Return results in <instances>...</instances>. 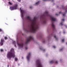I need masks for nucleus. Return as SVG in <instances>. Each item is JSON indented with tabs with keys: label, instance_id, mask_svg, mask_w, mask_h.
I'll list each match as a JSON object with an SVG mask.
<instances>
[{
	"label": "nucleus",
	"instance_id": "ea45409f",
	"mask_svg": "<svg viewBox=\"0 0 67 67\" xmlns=\"http://www.w3.org/2000/svg\"><path fill=\"white\" fill-rule=\"evenodd\" d=\"M9 67V65H8V67Z\"/></svg>",
	"mask_w": 67,
	"mask_h": 67
},
{
	"label": "nucleus",
	"instance_id": "7c9ffc66",
	"mask_svg": "<svg viewBox=\"0 0 67 67\" xmlns=\"http://www.w3.org/2000/svg\"><path fill=\"white\" fill-rule=\"evenodd\" d=\"M1 31H2V30L1 29H0V32H1Z\"/></svg>",
	"mask_w": 67,
	"mask_h": 67
},
{
	"label": "nucleus",
	"instance_id": "aec40b11",
	"mask_svg": "<svg viewBox=\"0 0 67 67\" xmlns=\"http://www.w3.org/2000/svg\"><path fill=\"white\" fill-rule=\"evenodd\" d=\"M17 60H18V59H17L16 58H15V61H17Z\"/></svg>",
	"mask_w": 67,
	"mask_h": 67
},
{
	"label": "nucleus",
	"instance_id": "e433bc0d",
	"mask_svg": "<svg viewBox=\"0 0 67 67\" xmlns=\"http://www.w3.org/2000/svg\"><path fill=\"white\" fill-rule=\"evenodd\" d=\"M18 66H19V65H20V64H18Z\"/></svg>",
	"mask_w": 67,
	"mask_h": 67
},
{
	"label": "nucleus",
	"instance_id": "72a5a7b5",
	"mask_svg": "<svg viewBox=\"0 0 67 67\" xmlns=\"http://www.w3.org/2000/svg\"><path fill=\"white\" fill-rule=\"evenodd\" d=\"M56 15H59L58 14H56Z\"/></svg>",
	"mask_w": 67,
	"mask_h": 67
},
{
	"label": "nucleus",
	"instance_id": "f03ea898",
	"mask_svg": "<svg viewBox=\"0 0 67 67\" xmlns=\"http://www.w3.org/2000/svg\"><path fill=\"white\" fill-rule=\"evenodd\" d=\"M44 16H48L50 17L51 20L52 21V26L53 30H55V26L54 24V22L55 21H56V19L53 16L50 15L49 14L48 12L46 11L44 14V15L43 16H42L41 18V19H42V23L43 24H46V18L44 17Z\"/></svg>",
	"mask_w": 67,
	"mask_h": 67
},
{
	"label": "nucleus",
	"instance_id": "58836bf2",
	"mask_svg": "<svg viewBox=\"0 0 67 67\" xmlns=\"http://www.w3.org/2000/svg\"><path fill=\"white\" fill-rule=\"evenodd\" d=\"M22 59H23V57H22Z\"/></svg>",
	"mask_w": 67,
	"mask_h": 67
},
{
	"label": "nucleus",
	"instance_id": "f704fd0d",
	"mask_svg": "<svg viewBox=\"0 0 67 67\" xmlns=\"http://www.w3.org/2000/svg\"><path fill=\"white\" fill-rule=\"evenodd\" d=\"M65 31H64L63 32V33L64 34H65Z\"/></svg>",
	"mask_w": 67,
	"mask_h": 67
},
{
	"label": "nucleus",
	"instance_id": "423d86ee",
	"mask_svg": "<svg viewBox=\"0 0 67 67\" xmlns=\"http://www.w3.org/2000/svg\"><path fill=\"white\" fill-rule=\"evenodd\" d=\"M20 10L21 12V16L23 20V14L24 13V10H23V9L22 8H20Z\"/></svg>",
	"mask_w": 67,
	"mask_h": 67
},
{
	"label": "nucleus",
	"instance_id": "6ab92c4d",
	"mask_svg": "<svg viewBox=\"0 0 67 67\" xmlns=\"http://www.w3.org/2000/svg\"><path fill=\"white\" fill-rule=\"evenodd\" d=\"M63 49L62 48L59 50V51H60V52H62V51H63Z\"/></svg>",
	"mask_w": 67,
	"mask_h": 67
},
{
	"label": "nucleus",
	"instance_id": "2f4dec72",
	"mask_svg": "<svg viewBox=\"0 0 67 67\" xmlns=\"http://www.w3.org/2000/svg\"><path fill=\"white\" fill-rule=\"evenodd\" d=\"M30 9H32V6H30Z\"/></svg>",
	"mask_w": 67,
	"mask_h": 67
},
{
	"label": "nucleus",
	"instance_id": "393cba45",
	"mask_svg": "<svg viewBox=\"0 0 67 67\" xmlns=\"http://www.w3.org/2000/svg\"><path fill=\"white\" fill-rule=\"evenodd\" d=\"M4 38L5 40H7V37H5Z\"/></svg>",
	"mask_w": 67,
	"mask_h": 67
},
{
	"label": "nucleus",
	"instance_id": "dca6fc26",
	"mask_svg": "<svg viewBox=\"0 0 67 67\" xmlns=\"http://www.w3.org/2000/svg\"><path fill=\"white\" fill-rule=\"evenodd\" d=\"M40 49H41V50H42V51H43L44 52L45 51V49H44L43 50V48H40Z\"/></svg>",
	"mask_w": 67,
	"mask_h": 67
},
{
	"label": "nucleus",
	"instance_id": "39448f33",
	"mask_svg": "<svg viewBox=\"0 0 67 67\" xmlns=\"http://www.w3.org/2000/svg\"><path fill=\"white\" fill-rule=\"evenodd\" d=\"M36 63L37 66V67H43V65L40 60H37L36 61Z\"/></svg>",
	"mask_w": 67,
	"mask_h": 67
},
{
	"label": "nucleus",
	"instance_id": "412c9836",
	"mask_svg": "<svg viewBox=\"0 0 67 67\" xmlns=\"http://www.w3.org/2000/svg\"><path fill=\"white\" fill-rule=\"evenodd\" d=\"M64 41H65V40H64V39H62V42L63 43V42H64Z\"/></svg>",
	"mask_w": 67,
	"mask_h": 67
},
{
	"label": "nucleus",
	"instance_id": "7ed1b4c3",
	"mask_svg": "<svg viewBox=\"0 0 67 67\" xmlns=\"http://www.w3.org/2000/svg\"><path fill=\"white\" fill-rule=\"evenodd\" d=\"M14 50V49L12 48L10 50V52L8 53L7 55V57L8 58L10 59L11 57L14 58L15 57Z\"/></svg>",
	"mask_w": 67,
	"mask_h": 67
},
{
	"label": "nucleus",
	"instance_id": "2eb2a0df",
	"mask_svg": "<svg viewBox=\"0 0 67 67\" xmlns=\"http://www.w3.org/2000/svg\"><path fill=\"white\" fill-rule=\"evenodd\" d=\"M8 4H9L10 5H12V4H13L12 3H11L10 2H9Z\"/></svg>",
	"mask_w": 67,
	"mask_h": 67
},
{
	"label": "nucleus",
	"instance_id": "6e6552de",
	"mask_svg": "<svg viewBox=\"0 0 67 67\" xmlns=\"http://www.w3.org/2000/svg\"><path fill=\"white\" fill-rule=\"evenodd\" d=\"M17 44L19 48H24L23 43H19V42H17Z\"/></svg>",
	"mask_w": 67,
	"mask_h": 67
},
{
	"label": "nucleus",
	"instance_id": "b1692460",
	"mask_svg": "<svg viewBox=\"0 0 67 67\" xmlns=\"http://www.w3.org/2000/svg\"><path fill=\"white\" fill-rule=\"evenodd\" d=\"M1 52H3V49H1Z\"/></svg>",
	"mask_w": 67,
	"mask_h": 67
},
{
	"label": "nucleus",
	"instance_id": "bb28decb",
	"mask_svg": "<svg viewBox=\"0 0 67 67\" xmlns=\"http://www.w3.org/2000/svg\"><path fill=\"white\" fill-rule=\"evenodd\" d=\"M55 63L56 64H58V62H57V61H56L55 62Z\"/></svg>",
	"mask_w": 67,
	"mask_h": 67
},
{
	"label": "nucleus",
	"instance_id": "5701e85b",
	"mask_svg": "<svg viewBox=\"0 0 67 67\" xmlns=\"http://www.w3.org/2000/svg\"><path fill=\"white\" fill-rule=\"evenodd\" d=\"M28 49V47H25V49Z\"/></svg>",
	"mask_w": 67,
	"mask_h": 67
},
{
	"label": "nucleus",
	"instance_id": "f8f14e48",
	"mask_svg": "<svg viewBox=\"0 0 67 67\" xmlns=\"http://www.w3.org/2000/svg\"><path fill=\"white\" fill-rule=\"evenodd\" d=\"M54 63V60H52L49 62V63L51 64H53Z\"/></svg>",
	"mask_w": 67,
	"mask_h": 67
},
{
	"label": "nucleus",
	"instance_id": "ddd939ff",
	"mask_svg": "<svg viewBox=\"0 0 67 67\" xmlns=\"http://www.w3.org/2000/svg\"><path fill=\"white\" fill-rule=\"evenodd\" d=\"M40 1H38L37 2H36L35 3L36 5H38V4H40Z\"/></svg>",
	"mask_w": 67,
	"mask_h": 67
},
{
	"label": "nucleus",
	"instance_id": "a211bd4d",
	"mask_svg": "<svg viewBox=\"0 0 67 67\" xmlns=\"http://www.w3.org/2000/svg\"><path fill=\"white\" fill-rule=\"evenodd\" d=\"M60 24H61V25L62 26L63 25V22H61L60 23Z\"/></svg>",
	"mask_w": 67,
	"mask_h": 67
},
{
	"label": "nucleus",
	"instance_id": "c85d7f7f",
	"mask_svg": "<svg viewBox=\"0 0 67 67\" xmlns=\"http://www.w3.org/2000/svg\"><path fill=\"white\" fill-rule=\"evenodd\" d=\"M62 12H60L59 13V14H62Z\"/></svg>",
	"mask_w": 67,
	"mask_h": 67
},
{
	"label": "nucleus",
	"instance_id": "1a4fd4ad",
	"mask_svg": "<svg viewBox=\"0 0 67 67\" xmlns=\"http://www.w3.org/2000/svg\"><path fill=\"white\" fill-rule=\"evenodd\" d=\"M31 53H29L28 55L27 56V58L28 61H29L30 59V57H31Z\"/></svg>",
	"mask_w": 67,
	"mask_h": 67
},
{
	"label": "nucleus",
	"instance_id": "f257e3e1",
	"mask_svg": "<svg viewBox=\"0 0 67 67\" xmlns=\"http://www.w3.org/2000/svg\"><path fill=\"white\" fill-rule=\"evenodd\" d=\"M26 19L29 20L30 21H31L32 24L30 25L29 26V30L25 29V31L27 32H31L35 33V32H36V30L38 29L39 28L38 24L36 22L37 18L35 17L33 19H32L30 16H28L26 17Z\"/></svg>",
	"mask_w": 67,
	"mask_h": 67
},
{
	"label": "nucleus",
	"instance_id": "c9c22d12",
	"mask_svg": "<svg viewBox=\"0 0 67 67\" xmlns=\"http://www.w3.org/2000/svg\"><path fill=\"white\" fill-rule=\"evenodd\" d=\"M65 26L66 27H67V25H65Z\"/></svg>",
	"mask_w": 67,
	"mask_h": 67
},
{
	"label": "nucleus",
	"instance_id": "4be33fe9",
	"mask_svg": "<svg viewBox=\"0 0 67 67\" xmlns=\"http://www.w3.org/2000/svg\"><path fill=\"white\" fill-rule=\"evenodd\" d=\"M53 47L54 48H56V46H53Z\"/></svg>",
	"mask_w": 67,
	"mask_h": 67
},
{
	"label": "nucleus",
	"instance_id": "cd10ccee",
	"mask_svg": "<svg viewBox=\"0 0 67 67\" xmlns=\"http://www.w3.org/2000/svg\"><path fill=\"white\" fill-rule=\"evenodd\" d=\"M65 10H66L65 11V12H67V8H66Z\"/></svg>",
	"mask_w": 67,
	"mask_h": 67
},
{
	"label": "nucleus",
	"instance_id": "473e14b6",
	"mask_svg": "<svg viewBox=\"0 0 67 67\" xmlns=\"http://www.w3.org/2000/svg\"><path fill=\"white\" fill-rule=\"evenodd\" d=\"M18 1L19 2H20L21 1V0H18Z\"/></svg>",
	"mask_w": 67,
	"mask_h": 67
},
{
	"label": "nucleus",
	"instance_id": "c756f323",
	"mask_svg": "<svg viewBox=\"0 0 67 67\" xmlns=\"http://www.w3.org/2000/svg\"><path fill=\"white\" fill-rule=\"evenodd\" d=\"M62 21H65V19H63L62 20Z\"/></svg>",
	"mask_w": 67,
	"mask_h": 67
},
{
	"label": "nucleus",
	"instance_id": "4c0bfd02",
	"mask_svg": "<svg viewBox=\"0 0 67 67\" xmlns=\"http://www.w3.org/2000/svg\"><path fill=\"white\" fill-rule=\"evenodd\" d=\"M43 43H44V42H45V41H43Z\"/></svg>",
	"mask_w": 67,
	"mask_h": 67
},
{
	"label": "nucleus",
	"instance_id": "20e7f679",
	"mask_svg": "<svg viewBox=\"0 0 67 67\" xmlns=\"http://www.w3.org/2000/svg\"><path fill=\"white\" fill-rule=\"evenodd\" d=\"M31 41H34V38L33 36H30L26 39V41L25 42L26 44H27L29 42H30Z\"/></svg>",
	"mask_w": 67,
	"mask_h": 67
},
{
	"label": "nucleus",
	"instance_id": "a19ab883",
	"mask_svg": "<svg viewBox=\"0 0 67 67\" xmlns=\"http://www.w3.org/2000/svg\"><path fill=\"white\" fill-rule=\"evenodd\" d=\"M52 2L53 1V0H52Z\"/></svg>",
	"mask_w": 67,
	"mask_h": 67
},
{
	"label": "nucleus",
	"instance_id": "f3484780",
	"mask_svg": "<svg viewBox=\"0 0 67 67\" xmlns=\"http://www.w3.org/2000/svg\"><path fill=\"white\" fill-rule=\"evenodd\" d=\"M54 38H55V39H56V40H57L58 39H57V38L56 37V36L55 35V36H54Z\"/></svg>",
	"mask_w": 67,
	"mask_h": 67
},
{
	"label": "nucleus",
	"instance_id": "a878e982",
	"mask_svg": "<svg viewBox=\"0 0 67 67\" xmlns=\"http://www.w3.org/2000/svg\"><path fill=\"white\" fill-rule=\"evenodd\" d=\"M43 1H51V0H43Z\"/></svg>",
	"mask_w": 67,
	"mask_h": 67
},
{
	"label": "nucleus",
	"instance_id": "4468645a",
	"mask_svg": "<svg viewBox=\"0 0 67 67\" xmlns=\"http://www.w3.org/2000/svg\"><path fill=\"white\" fill-rule=\"evenodd\" d=\"M63 16L64 17L66 16V13H64L63 14Z\"/></svg>",
	"mask_w": 67,
	"mask_h": 67
},
{
	"label": "nucleus",
	"instance_id": "0eeeda50",
	"mask_svg": "<svg viewBox=\"0 0 67 67\" xmlns=\"http://www.w3.org/2000/svg\"><path fill=\"white\" fill-rule=\"evenodd\" d=\"M17 7L18 5L17 4H16L14 5L13 7H10V9L12 11L14 10H16V9H17Z\"/></svg>",
	"mask_w": 67,
	"mask_h": 67
},
{
	"label": "nucleus",
	"instance_id": "9b49d317",
	"mask_svg": "<svg viewBox=\"0 0 67 67\" xmlns=\"http://www.w3.org/2000/svg\"><path fill=\"white\" fill-rule=\"evenodd\" d=\"M13 45H14V46H15V47H16V45L15 44V41H13Z\"/></svg>",
	"mask_w": 67,
	"mask_h": 67
},
{
	"label": "nucleus",
	"instance_id": "9d476101",
	"mask_svg": "<svg viewBox=\"0 0 67 67\" xmlns=\"http://www.w3.org/2000/svg\"><path fill=\"white\" fill-rule=\"evenodd\" d=\"M4 42V40L3 39H2L1 40V42L0 43V44L1 45H3V43Z\"/></svg>",
	"mask_w": 67,
	"mask_h": 67
}]
</instances>
